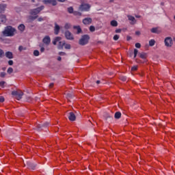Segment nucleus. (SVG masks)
Here are the masks:
<instances>
[{
  "instance_id": "obj_1",
  "label": "nucleus",
  "mask_w": 175,
  "mask_h": 175,
  "mask_svg": "<svg viewBox=\"0 0 175 175\" xmlns=\"http://www.w3.org/2000/svg\"><path fill=\"white\" fill-rule=\"evenodd\" d=\"M16 29L12 26H7L2 31L3 36H14Z\"/></svg>"
},
{
  "instance_id": "obj_2",
  "label": "nucleus",
  "mask_w": 175,
  "mask_h": 175,
  "mask_svg": "<svg viewBox=\"0 0 175 175\" xmlns=\"http://www.w3.org/2000/svg\"><path fill=\"white\" fill-rule=\"evenodd\" d=\"M90 36L85 34L81 36V39L79 40V44L81 46H85V44H88Z\"/></svg>"
},
{
  "instance_id": "obj_3",
  "label": "nucleus",
  "mask_w": 175,
  "mask_h": 175,
  "mask_svg": "<svg viewBox=\"0 0 175 175\" xmlns=\"http://www.w3.org/2000/svg\"><path fill=\"white\" fill-rule=\"evenodd\" d=\"M43 9H44V5H41L37 8L31 10L30 14H31V16H36V14H39V13H40Z\"/></svg>"
},
{
  "instance_id": "obj_4",
  "label": "nucleus",
  "mask_w": 175,
  "mask_h": 175,
  "mask_svg": "<svg viewBox=\"0 0 175 175\" xmlns=\"http://www.w3.org/2000/svg\"><path fill=\"white\" fill-rule=\"evenodd\" d=\"M90 9H91V5L85 3H82L79 8L80 12H90Z\"/></svg>"
},
{
  "instance_id": "obj_5",
  "label": "nucleus",
  "mask_w": 175,
  "mask_h": 175,
  "mask_svg": "<svg viewBox=\"0 0 175 175\" xmlns=\"http://www.w3.org/2000/svg\"><path fill=\"white\" fill-rule=\"evenodd\" d=\"M164 43L166 47H172L173 46V40L171 37H167L165 38Z\"/></svg>"
},
{
  "instance_id": "obj_6",
  "label": "nucleus",
  "mask_w": 175,
  "mask_h": 175,
  "mask_svg": "<svg viewBox=\"0 0 175 175\" xmlns=\"http://www.w3.org/2000/svg\"><path fill=\"white\" fill-rule=\"evenodd\" d=\"M42 2L45 5H49V3L53 5V6H55L57 5V0H43Z\"/></svg>"
},
{
  "instance_id": "obj_7",
  "label": "nucleus",
  "mask_w": 175,
  "mask_h": 175,
  "mask_svg": "<svg viewBox=\"0 0 175 175\" xmlns=\"http://www.w3.org/2000/svg\"><path fill=\"white\" fill-rule=\"evenodd\" d=\"M127 18H128V20H129V21H131V22H130V24H131V25H135V24L136 23V18H135L134 16H131V15H128V16H127Z\"/></svg>"
},
{
  "instance_id": "obj_8",
  "label": "nucleus",
  "mask_w": 175,
  "mask_h": 175,
  "mask_svg": "<svg viewBox=\"0 0 175 175\" xmlns=\"http://www.w3.org/2000/svg\"><path fill=\"white\" fill-rule=\"evenodd\" d=\"M42 42L43 43H44V44H46V46H49V44H50V42H51V40L50 39V36H45L42 39Z\"/></svg>"
},
{
  "instance_id": "obj_9",
  "label": "nucleus",
  "mask_w": 175,
  "mask_h": 175,
  "mask_svg": "<svg viewBox=\"0 0 175 175\" xmlns=\"http://www.w3.org/2000/svg\"><path fill=\"white\" fill-rule=\"evenodd\" d=\"M82 22L85 25H90V24H91V23H92V18H85L84 19H83Z\"/></svg>"
},
{
  "instance_id": "obj_10",
  "label": "nucleus",
  "mask_w": 175,
  "mask_h": 175,
  "mask_svg": "<svg viewBox=\"0 0 175 175\" xmlns=\"http://www.w3.org/2000/svg\"><path fill=\"white\" fill-rule=\"evenodd\" d=\"M50 125V122H46L44 124H37V131H42V128Z\"/></svg>"
},
{
  "instance_id": "obj_11",
  "label": "nucleus",
  "mask_w": 175,
  "mask_h": 175,
  "mask_svg": "<svg viewBox=\"0 0 175 175\" xmlns=\"http://www.w3.org/2000/svg\"><path fill=\"white\" fill-rule=\"evenodd\" d=\"M6 15L1 14L0 15V24H5L7 21Z\"/></svg>"
},
{
  "instance_id": "obj_12",
  "label": "nucleus",
  "mask_w": 175,
  "mask_h": 175,
  "mask_svg": "<svg viewBox=\"0 0 175 175\" xmlns=\"http://www.w3.org/2000/svg\"><path fill=\"white\" fill-rule=\"evenodd\" d=\"M26 164L27 165L29 169H32V170H35V167H36V164H33L30 161H27Z\"/></svg>"
},
{
  "instance_id": "obj_13",
  "label": "nucleus",
  "mask_w": 175,
  "mask_h": 175,
  "mask_svg": "<svg viewBox=\"0 0 175 175\" xmlns=\"http://www.w3.org/2000/svg\"><path fill=\"white\" fill-rule=\"evenodd\" d=\"M59 29H61V27H59V25H58V24H57V23H55L54 27L55 35H58V33H59Z\"/></svg>"
},
{
  "instance_id": "obj_14",
  "label": "nucleus",
  "mask_w": 175,
  "mask_h": 175,
  "mask_svg": "<svg viewBox=\"0 0 175 175\" xmlns=\"http://www.w3.org/2000/svg\"><path fill=\"white\" fill-rule=\"evenodd\" d=\"M5 56L6 58H8V59H13V53L11 51H7L5 53Z\"/></svg>"
},
{
  "instance_id": "obj_15",
  "label": "nucleus",
  "mask_w": 175,
  "mask_h": 175,
  "mask_svg": "<svg viewBox=\"0 0 175 175\" xmlns=\"http://www.w3.org/2000/svg\"><path fill=\"white\" fill-rule=\"evenodd\" d=\"M68 120L70 121H76V115L73 112H70L68 116Z\"/></svg>"
},
{
  "instance_id": "obj_16",
  "label": "nucleus",
  "mask_w": 175,
  "mask_h": 175,
  "mask_svg": "<svg viewBox=\"0 0 175 175\" xmlns=\"http://www.w3.org/2000/svg\"><path fill=\"white\" fill-rule=\"evenodd\" d=\"M66 39L68 40H73V35H72L69 31H66Z\"/></svg>"
},
{
  "instance_id": "obj_17",
  "label": "nucleus",
  "mask_w": 175,
  "mask_h": 175,
  "mask_svg": "<svg viewBox=\"0 0 175 175\" xmlns=\"http://www.w3.org/2000/svg\"><path fill=\"white\" fill-rule=\"evenodd\" d=\"M58 49H66V44H65V42H63L60 41L59 42Z\"/></svg>"
},
{
  "instance_id": "obj_18",
  "label": "nucleus",
  "mask_w": 175,
  "mask_h": 175,
  "mask_svg": "<svg viewBox=\"0 0 175 175\" xmlns=\"http://www.w3.org/2000/svg\"><path fill=\"white\" fill-rule=\"evenodd\" d=\"M6 4H0V13H3L6 10Z\"/></svg>"
},
{
  "instance_id": "obj_19",
  "label": "nucleus",
  "mask_w": 175,
  "mask_h": 175,
  "mask_svg": "<svg viewBox=\"0 0 175 175\" xmlns=\"http://www.w3.org/2000/svg\"><path fill=\"white\" fill-rule=\"evenodd\" d=\"M139 58H142V59H146L147 58V53L142 52L141 53H139Z\"/></svg>"
},
{
  "instance_id": "obj_20",
  "label": "nucleus",
  "mask_w": 175,
  "mask_h": 175,
  "mask_svg": "<svg viewBox=\"0 0 175 175\" xmlns=\"http://www.w3.org/2000/svg\"><path fill=\"white\" fill-rule=\"evenodd\" d=\"M23 95H24V93L20 91L16 98L18 100H20V99H22Z\"/></svg>"
},
{
  "instance_id": "obj_21",
  "label": "nucleus",
  "mask_w": 175,
  "mask_h": 175,
  "mask_svg": "<svg viewBox=\"0 0 175 175\" xmlns=\"http://www.w3.org/2000/svg\"><path fill=\"white\" fill-rule=\"evenodd\" d=\"M18 28L21 32H24L25 30V25H24V24H21Z\"/></svg>"
},
{
  "instance_id": "obj_22",
  "label": "nucleus",
  "mask_w": 175,
  "mask_h": 175,
  "mask_svg": "<svg viewBox=\"0 0 175 175\" xmlns=\"http://www.w3.org/2000/svg\"><path fill=\"white\" fill-rule=\"evenodd\" d=\"M36 18H38V16H29L27 20L29 23H31V21H33L34 20H36Z\"/></svg>"
},
{
  "instance_id": "obj_23",
  "label": "nucleus",
  "mask_w": 175,
  "mask_h": 175,
  "mask_svg": "<svg viewBox=\"0 0 175 175\" xmlns=\"http://www.w3.org/2000/svg\"><path fill=\"white\" fill-rule=\"evenodd\" d=\"M74 29H77V33H81L82 30H81V27H80V26H74Z\"/></svg>"
},
{
  "instance_id": "obj_24",
  "label": "nucleus",
  "mask_w": 175,
  "mask_h": 175,
  "mask_svg": "<svg viewBox=\"0 0 175 175\" xmlns=\"http://www.w3.org/2000/svg\"><path fill=\"white\" fill-rule=\"evenodd\" d=\"M150 31L152 33H159V31L158 30V27H153L150 29Z\"/></svg>"
},
{
  "instance_id": "obj_25",
  "label": "nucleus",
  "mask_w": 175,
  "mask_h": 175,
  "mask_svg": "<svg viewBox=\"0 0 175 175\" xmlns=\"http://www.w3.org/2000/svg\"><path fill=\"white\" fill-rule=\"evenodd\" d=\"M115 118H116V120H120V118H121V112L118 111L115 113L114 116Z\"/></svg>"
},
{
  "instance_id": "obj_26",
  "label": "nucleus",
  "mask_w": 175,
  "mask_h": 175,
  "mask_svg": "<svg viewBox=\"0 0 175 175\" xmlns=\"http://www.w3.org/2000/svg\"><path fill=\"white\" fill-rule=\"evenodd\" d=\"M111 27H117L118 25V23L116 20H113L111 21Z\"/></svg>"
},
{
  "instance_id": "obj_27",
  "label": "nucleus",
  "mask_w": 175,
  "mask_h": 175,
  "mask_svg": "<svg viewBox=\"0 0 175 175\" xmlns=\"http://www.w3.org/2000/svg\"><path fill=\"white\" fill-rule=\"evenodd\" d=\"M149 46H150V47L155 46V40L152 39V40H149Z\"/></svg>"
},
{
  "instance_id": "obj_28",
  "label": "nucleus",
  "mask_w": 175,
  "mask_h": 175,
  "mask_svg": "<svg viewBox=\"0 0 175 175\" xmlns=\"http://www.w3.org/2000/svg\"><path fill=\"white\" fill-rule=\"evenodd\" d=\"M68 13H70V14H73L74 13V10H73V7H69L68 8Z\"/></svg>"
},
{
  "instance_id": "obj_29",
  "label": "nucleus",
  "mask_w": 175,
  "mask_h": 175,
  "mask_svg": "<svg viewBox=\"0 0 175 175\" xmlns=\"http://www.w3.org/2000/svg\"><path fill=\"white\" fill-rule=\"evenodd\" d=\"M7 73H8V75H12V73H13V68L12 67L8 68L7 70Z\"/></svg>"
},
{
  "instance_id": "obj_30",
  "label": "nucleus",
  "mask_w": 175,
  "mask_h": 175,
  "mask_svg": "<svg viewBox=\"0 0 175 175\" xmlns=\"http://www.w3.org/2000/svg\"><path fill=\"white\" fill-rule=\"evenodd\" d=\"M40 54V53L38 50H35L33 51V55L35 57H39Z\"/></svg>"
},
{
  "instance_id": "obj_31",
  "label": "nucleus",
  "mask_w": 175,
  "mask_h": 175,
  "mask_svg": "<svg viewBox=\"0 0 175 175\" xmlns=\"http://www.w3.org/2000/svg\"><path fill=\"white\" fill-rule=\"evenodd\" d=\"M72 14H74V16H81V12L79 11H74Z\"/></svg>"
},
{
  "instance_id": "obj_32",
  "label": "nucleus",
  "mask_w": 175,
  "mask_h": 175,
  "mask_svg": "<svg viewBox=\"0 0 175 175\" xmlns=\"http://www.w3.org/2000/svg\"><path fill=\"white\" fill-rule=\"evenodd\" d=\"M23 50H27V47H24L23 46H19L18 51H23Z\"/></svg>"
},
{
  "instance_id": "obj_33",
  "label": "nucleus",
  "mask_w": 175,
  "mask_h": 175,
  "mask_svg": "<svg viewBox=\"0 0 175 175\" xmlns=\"http://www.w3.org/2000/svg\"><path fill=\"white\" fill-rule=\"evenodd\" d=\"M19 92H20V91H13L12 92V95H14V96H16L17 95H18Z\"/></svg>"
},
{
  "instance_id": "obj_34",
  "label": "nucleus",
  "mask_w": 175,
  "mask_h": 175,
  "mask_svg": "<svg viewBox=\"0 0 175 175\" xmlns=\"http://www.w3.org/2000/svg\"><path fill=\"white\" fill-rule=\"evenodd\" d=\"M137 53H139V51L137 49H134V58H136L137 57Z\"/></svg>"
},
{
  "instance_id": "obj_35",
  "label": "nucleus",
  "mask_w": 175,
  "mask_h": 175,
  "mask_svg": "<svg viewBox=\"0 0 175 175\" xmlns=\"http://www.w3.org/2000/svg\"><path fill=\"white\" fill-rule=\"evenodd\" d=\"M90 32H95V27L90 26Z\"/></svg>"
},
{
  "instance_id": "obj_36",
  "label": "nucleus",
  "mask_w": 175,
  "mask_h": 175,
  "mask_svg": "<svg viewBox=\"0 0 175 175\" xmlns=\"http://www.w3.org/2000/svg\"><path fill=\"white\" fill-rule=\"evenodd\" d=\"M3 54H5V52L3 51V50L0 49V58H2Z\"/></svg>"
},
{
  "instance_id": "obj_37",
  "label": "nucleus",
  "mask_w": 175,
  "mask_h": 175,
  "mask_svg": "<svg viewBox=\"0 0 175 175\" xmlns=\"http://www.w3.org/2000/svg\"><path fill=\"white\" fill-rule=\"evenodd\" d=\"M118 39H120V36L116 34V35L113 36V40H118Z\"/></svg>"
},
{
  "instance_id": "obj_38",
  "label": "nucleus",
  "mask_w": 175,
  "mask_h": 175,
  "mask_svg": "<svg viewBox=\"0 0 175 175\" xmlns=\"http://www.w3.org/2000/svg\"><path fill=\"white\" fill-rule=\"evenodd\" d=\"M135 47H136L137 49H140V48L142 47V44H140V43H139V42H137V43L135 44Z\"/></svg>"
},
{
  "instance_id": "obj_39",
  "label": "nucleus",
  "mask_w": 175,
  "mask_h": 175,
  "mask_svg": "<svg viewBox=\"0 0 175 175\" xmlns=\"http://www.w3.org/2000/svg\"><path fill=\"white\" fill-rule=\"evenodd\" d=\"M5 102V98H3V96H0V103H2Z\"/></svg>"
},
{
  "instance_id": "obj_40",
  "label": "nucleus",
  "mask_w": 175,
  "mask_h": 175,
  "mask_svg": "<svg viewBox=\"0 0 175 175\" xmlns=\"http://www.w3.org/2000/svg\"><path fill=\"white\" fill-rule=\"evenodd\" d=\"M120 80H122V81H126V77H120Z\"/></svg>"
},
{
  "instance_id": "obj_41",
  "label": "nucleus",
  "mask_w": 175,
  "mask_h": 175,
  "mask_svg": "<svg viewBox=\"0 0 175 175\" xmlns=\"http://www.w3.org/2000/svg\"><path fill=\"white\" fill-rule=\"evenodd\" d=\"M137 69V66H133L131 68V70H133V72L136 71Z\"/></svg>"
},
{
  "instance_id": "obj_42",
  "label": "nucleus",
  "mask_w": 175,
  "mask_h": 175,
  "mask_svg": "<svg viewBox=\"0 0 175 175\" xmlns=\"http://www.w3.org/2000/svg\"><path fill=\"white\" fill-rule=\"evenodd\" d=\"M55 40L57 42V43H58V42H59H59H60V40H61V38H60V37H56V38H55Z\"/></svg>"
},
{
  "instance_id": "obj_43",
  "label": "nucleus",
  "mask_w": 175,
  "mask_h": 175,
  "mask_svg": "<svg viewBox=\"0 0 175 175\" xmlns=\"http://www.w3.org/2000/svg\"><path fill=\"white\" fill-rule=\"evenodd\" d=\"M6 76V73L3 72H1L0 74V77H5Z\"/></svg>"
},
{
  "instance_id": "obj_44",
  "label": "nucleus",
  "mask_w": 175,
  "mask_h": 175,
  "mask_svg": "<svg viewBox=\"0 0 175 175\" xmlns=\"http://www.w3.org/2000/svg\"><path fill=\"white\" fill-rule=\"evenodd\" d=\"M5 83H6V82H5V81H1V82H0V87H3V85H5Z\"/></svg>"
},
{
  "instance_id": "obj_45",
  "label": "nucleus",
  "mask_w": 175,
  "mask_h": 175,
  "mask_svg": "<svg viewBox=\"0 0 175 175\" xmlns=\"http://www.w3.org/2000/svg\"><path fill=\"white\" fill-rule=\"evenodd\" d=\"M8 64L12 66V65H13V60H9L8 61Z\"/></svg>"
},
{
  "instance_id": "obj_46",
  "label": "nucleus",
  "mask_w": 175,
  "mask_h": 175,
  "mask_svg": "<svg viewBox=\"0 0 175 175\" xmlns=\"http://www.w3.org/2000/svg\"><path fill=\"white\" fill-rule=\"evenodd\" d=\"M116 33H121V29H117L116 30Z\"/></svg>"
},
{
  "instance_id": "obj_47",
  "label": "nucleus",
  "mask_w": 175,
  "mask_h": 175,
  "mask_svg": "<svg viewBox=\"0 0 175 175\" xmlns=\"http://www.w3.org/2000/svg\"><path fill=\"white\" fill-rule=\"evenodd\" d=\"M66 49H67V50L70 49V44H66Z\"/></svg>"
},
{
  "instance_id": "obj_48",
  "label": "nucleus",
  "mask_w": 175,
  "mask_h": 175,
  "mask_svg": "<svg viewBox=\"0 0 175 175\" xmlns=\"http://www.w3.org/2000/svg\"><path fill=\"white\" fill-rule=\"evenodd\" d=\"M40 51H41V53H44V47H41Z\"/></svg>"
},
{
  "instance_id": "obj_49",
  "label": "nucleus",
  "mask_w": 175,
  "mask_h": 175,
  "mask_svg": "<svg viewBox=\"0 0 175 175\" xmlns=\"http://www.w3.org/2000/svg\"><path fill=\"white\" fill-rule=\"evenodd\" d=\"M43 18H42V17H40V18H38V21H43Z\"/></svg>"
},
{
  "instance_id": "obj_50",
  "label": "nucleus",
  "mask_w": 175,
  "mask_h": 175,
  "mask_svg": "<svg viewBox=\"0 0 175 175\" xmlns=\"http://www.w3.org/2000/svg\"><path fill=\"white\" fill-rule=\"evenodd\" d=\"M96 83L97 85L102 84V82L99 80L96 81Z\"/></svg>"
},
{
  "instance_id": "obj_51",
  "label": "nucleus",
  "mask_w": 175,
  "mask_h": 175,
  "mask_svg": "<svg viewBox=\"0 0 175 175\" xmlns=\"http://www.w3.org/2000/svg\"><path fill=\"white\" fill-rule=\"evenodd\" d=\"M59 55H65L64 52H59Z\"/></svg>"
},
{
  "instance_id": "obj_52",
  "label": "nucleus",
  "mask_w": 175,
  "mask_h": 175,
  "mask_svg": "<svg viewBox=\"0 0 175 175\" xmlns=\"http://www.w3.org/2000/svg\"><path fill=\"white\" fill-rule=\"evenodd\" d=\"M135 35H137V36L140 35V31H135Z\"/></svg>"
},
{
  "instance_id": "obj_53",
  "label": "nucleus",
  "mask_w": 175,
  "mask_h": 175,
  "mask_svg": "<svg viewBox=\"0 0 175 175\" xmlns=\"http://www.w3.org/2000/svg\"><path fill=\"white\" fill-rule=\"evenodd\" d=\"M27 102H31V97H27Z\"/></svg>"
},
{
  "instance_id": "obj_54",
  "label": "nucleus",
  "mask_w": 175,
  "mask_h": 175,
  "mask_svg": "<svg viewBox=\"0 0 175 175\" xmlns=\"http://www.w3.org/2000/svg\"><path fill=\"white\" fill-rule=\"evenodd\" d=\"M54 85V83H51L49 84V87L50 88H51V87H53Z\"/></svg>"
},
{
  "instance_id": "obj_55",
  "label": "nucleus",
  "mask_w": 175,
  "mask_h": 175,
  "mask_svg": "<svg viewBox=\"0 0 175 175\" xmlns=\"http://www.w3.org/2000/svg\"><path fill=\"white\" fill-rule=\"evenodd\" d=\"M53 44H57V42H56V40H54L53 41Z\"/></svg>"
},
{
  "instance_id": "obj_56",
  "label": "nucleus",
  "mask_w": 175,
  "mask_h": 175,
  "mask_svg": "<svg viewBox=\"0 0 175 175\" xmlns=\"http://www.w3.org/2000/svg\"><path fill=\"white\" fill-rule=\"evenodd\" d=\"M61 59H62V58L61 57H57V61H61Z\"/></svg>"
},
{
  "instance_id": "obj_57",
  "label": "nucleus",
  "mask_w": 175,
  "mask_h": 175,
  "mask_svg": "<svg viewBox=\"0 0 175 175\" xmlns=\"http://www.w3.org/2000/svg\"><path fill=\"white\" fill-rule=\"evenodd\" d=\"M59 2H65V0H57Z\"/></svg>"
},
{
  "instance_id": "obj_58",
  "label": "nucleus",
  "mask_w": 175,
  "mask_h": 175,
  "mask_svg": "<svg viewBox=\"0 0 175 175\" xmlns=\"http://www.w3.org/2000/svg\"><path fill=\"white\" fill-rule=\"evenodd\" d=\"M135 17H136V18H140V16H139V15H136Z\"/></svg>"
},
{
  "instance_id": "obj_59",
  "label": "nucleus",
  "mask_w": 175,
  "mask_h": 175,
  "mask_svg": "<svg viewBox=\"0 0 175 175\" xmlns=\"http://www.w3.org/2000/svg\"><path fill=\"white\" fill-rule=\"evenodd\" d=\"M127 40H131V37H127Z\"/></svg>"
},
{
  "instance_id": "obj_60",
  "label": "nucleus",
  "mask_w": 175,
  "mask_h": 175,
  "mask_svg": "<svg viewBox=\"0 0 175 175\" xmlns=\"http://www.w3.org/2000/svg\"><path fill=\"white\" fill-rule=\"evenodd\" d=\"M3 70H6V68H3Z\"/></svg>"
},
{
  "instance_id": "obj_61",
  "label": "nucleus",
  "mask_w": 175,
  "mask_h": 175,
  "mask_svg": "<svg viewBox=\"0 0 175 175\" xmlns=\"http://www.w3.org/2000/svg\"><path fill=\"white\" fill-rule=\"evenodd\" d=\"M68 27H69V25L67 24V25H66V27L68 28Z\"/></svg>"
},
{
  "instance_id": "obj_62",
  "label": "nucleus",
  "mask_w": 175,
  "mask_h": 175,
  "mask_svg": "<svg viewBox=\"0 0 175 175\" xmlns=\"http://www.w3.org/2000/svg\"><path fill=\"white\" fill-rule=\"evenodd\" d=\"M31 2H35V0H31Z\"/></svg>"
},
{
  "instance_id": "obj_63",
  "label": "nucleus",
  "mask_w": 175,
  "mask_h": 175,
  "mask_svg": "<svg viewBox=\"0 0 175 175\" xmlns=\"http://www.w3.org/2000/svg\"><path fill=\"white\" fill-rule=\"evenodd\" d=\"M65 36H66V32L64 33Z\"/></svg>"
},
{
  "instance_id": "obj_64",
  "label": "nucleus",
  "mask_w": 175,
  "mask_h": 175,
  "mask_svg": "<svg viewBox=\"0 0 175 175\" xmlns=\"http://www.w3.org/2000/svg\"><path fill=\"white\" fill-rule=\"evenodd\" d=\"M67 96H70L69 95H67Z\"/></svg>"
}]
</instances>
